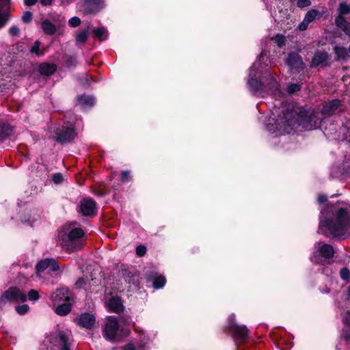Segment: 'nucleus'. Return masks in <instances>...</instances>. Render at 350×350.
<instances>
[{"label": "nucleus", "mask_w": 350, "mask_h": 350, "mask_svg": "<svg viewBox=\"0 0 350 350\" xmlns=\"http://www.w3.org/2000/svg\"><path fill=\"white\" fill-rule=\"evenodd\" d=\"M319 204L325 203L321 211L319 228L327 237L336 238L343 236L350 226V215L345 208L327 202V196L319 194L317 198Z\"/></svg>", "instance_id": "nucleus-1"}, {"label": "nucleus", "mask_w": 350, "mask_h": 350, "mask_svg": "<svg viewBox=\"0 0 350 350\" xmlns=\"http://www.w3.org/2000/svg\"><path fill=\"white\" fill-rule=\"evenodd\" d=\"M85 232L81 228H64L59 234L62 245L68 251L73 252L82 247L81 238Z\"/></svg>", "instance_id": "nucleus-2"}, {"label": "nucleus", "mask_w": 350, "mask_h": 350, "mask_svg": "<svg viewBox=\"0 0 350 350\" xmlns=\"http://www.w3.org/2000/svg\"><path fill=\"white\" fill-rule=\"evenodd\" d=\"M295 120L293 113L288 111H282L278 118H270L267 124V129L269 132L275 135H284L289 133L293 129Z\"/></svg>", "instance_id": "nucleus-3"}, {"label": "nucleus", "mask_w": 350, "mask_h": 350, "mask_svg": "<svg viewBox=\"0 0 350 350\" xmlns=\"http://www.w3.org/2000/svg\"><path fill=\"white\" fill-rule=\"evenodd\" d=\"M299 124L306 130L316 129L320 127L323 117L319 111H308L306 109H301L298 113Z\"/></svg>", "instance_id": "nucleus-4"}, {"label": "nucleus", "mask_w": 350, "mask_h": 350, "mask_svg": "<svg viewBox=\"0 0 350 350\" xmlns=\"http://www.w3.org/2000/svg\"><path fill=\"white\" fill-rule=\"evenodd\" d=\"M27 301V294L17 286H10L0 295V307L5 306L8 303H25Z\"/></svg>", "instance_id": "nucleus-5"}, {"label": "nucleus", "mask_w": 350, "mask_h": 350, "mask_svg": "<svg viewBox=\"0 0 350 350\" xmlns=\"http://www.w3.org/2000/svg\"><path fill=\"white\" fill-rule=\"evenodd\" d=\"M228 327L237 345H241L247 341L249 330L245 325H239L234 319H230Z\"/></svg>", "instance_id": "nucleus-6"}, {"label": "nucleus", "mask_w": 350, "mask_h": 350, "mask_svg": "<svg viewBox=\"0 0 350 350\" xmlns=\"http://www.w3.org/2000/svg\"><path fill=\"white\" fill-rule=\"evenodd\" d=\"M55 142L61 144L70 143L77 136L75 128L72 126H60L55 130Z\"/></svg>", "instance_id": "nucleus-7"}, {"label": "nucleus", "mask_w": 350, "mask_h": 350, "mask_svg": "<svg viewBox=\"0 0 350 350\" xmlns=\"http://www.w3.org/2000/svg\"><path fill=\"white\" fill-rule=\"evenodd\" d=\"M335 251L333 246L328 243H323L317 251L314 252L311 257V260L317 265L324 264L321 258L330 259L334 256Z\"/></svg>", "instance_id": "nucleus-8"}, {"label": "nucleus", "mask_w": 350, "mask_h": 350, "mask_svg": "<svg viewBox=\"0 0 350 350\" xmlns=\"http://www.w3.org/2000/svg\"><path fill=\"white\" fill-rule=\"evenodd\" d=\"M119 329V323L116 317L110 316L107 317L103 329V336L109 341L116 340L117 332Z\"/></svg>", "instance_id": "nucleus-9"}, {"label": "nucleus", "mask_w": 350, "mask_h": 350, "mask_svg": "<svg viewBox=\"0 0 350 350\" xmlns=\"http://www.w3.org/2000/svg\"><path fill=\"white\" fill-rule=\"evenodd\" d=\"M103 0H83L81 11L84 15H95L104 8Z\"/></svg>", "instance_id": "nucleus-10"}, {"label": "nucleus", "mask_w": 350, "mask_h": 350, "mask_svg": "<svg viewBox=\"0 0 350 350\" xmlns=\"http://www.w3.org/2000/svg\"><path fill=\"white\" fill-rule=\"evenodd\" d=\"M286 64L295 73H299L306 68L301 56L296 52L288 53L286 59Z\"/></svg>", "instance_id": "nucleus-11"}, {"label": "nucleus", "mask_w": 350, "mask_h": 350, "mask_svg": "<svg viewBox=\"0 0 350 350\" xmlns=\"http://www.w3.org/2000/svg\"><path fill=\"white\" fill-rule=\"evenodd\" d=\"M80 213L85 217H93L96 215V202L92 198H83L80 201Z\"/></svg>", "instance_id": "nucleus-12"}, {"label": "nucleus", "mask_w": 350, "mask_h": 350, "mask_svg": "<svg viewBox=\"0 0 350 350\" xmlns=\"http://www.w3.org/2000/svg\"><path fill=\"white\" fill-rule=\"evenodd\" d=\"M52 340V343L59 350H72V343L69 342V338L64 331L57 332Z\"/></svg>", "instance_id": "nucleus-13"}, {"label": "nucleus", "mask_w": 350, "mask_h": 350, "mask_svg": "<svg viewBox=\"0 0 350 350\" xmlns=\"http://www.w3.org/2000/svg\"><path fill=\"white\" fill-rule=\"evenodd\" d=\"M47 269L53 272L59 271V262L54 258H47L40 260L36 265L37 273L43 272Z\"/></svg>", "instance_id": "nucleus-14"}, {"label": "nucleus", "mask_w": 350, "mask_h": 350, "mask_svg": "<svg viewBox=\"0 0 350 350\" xmlns=\"http://www.w3.org/2000/svg\"><path fill=\"white\" fill-rule=\"evenodd\" d=\"M329 55L326 51H317L312 58L310 67L317 68L320 66L321 68H325L329 66Z\"/></svg>", "instance_id": "nucleus-15"}, {"label": "nucleus", "mask_w": 350, "mask_h": 350, "mask_svg": "<svg viewBox=\"0 0 350 350\" xmlns=\"http://www.w3.org/2000/svg\"><path fill=\"white\" fill-rule=\"evenodd\" d=\"M340 106L341 100L338 98H334L325 103L319 113L323 118L329 117L334 115Z\"/></svg>", "instance_id": "nucleus-16"}, {"label": "nucleus", "mask_w": 350, "mask_h": 350, "mask_svg": "<svg viewBox=\"0 0 350 350\" xmlns=\"http://www.w3.org/2000/svg\"><path fill=\"white\" fill-rule=\"evenodd\" d=\"M72 293L68 287L62 286L56 289L51 296V300L54 304H58L61 301H70Z\"/></svg>", "instance_id": "nucleus-17"}, {"label": "nucleus", "mask_w": 350, "mask_h": 350, "mask_svg": "<svg viewBox=\"0 0 350 350\" xmlns=\"http://www.w3.org/2000/svg\"><path fill=\"white\" fill-rule=\"evenodd\" d=\"M120 272L126 283L134 285L139 284V272L138 271L129 267H122Z\"/></svg>", "instance_id": "nucleus-18"}, {"label": "nucleus", "mask_w": 350, "mask_h": 350, "mask_svg": "<svg viewBox=\"0 0 350 350\" xmlns=\"http://www.w3.org/2000/svg\"><path fill=\"white\" fill-rule=\"evenodd\" d=\"M145 278L147 282H152V286L156 289L163 288L166 284V279L162 275H158L154 271H147L145 274Z\"/></svg>", "instance_id": "nucleus-19"}, {"label": "nucleus", "mask_w": 350, "mask_h": 350, "mask_svg": "<svg viewBox=\"0 0 350 350\" xmlns=\"http://www.w3.org/2000/svg\"><path fill=\"white\" fill-rule=\"evenodd\" d=\"M77 325L81 327L85 328L87 329H92L95 325L96 318L90 313L84 312L82 313L79 317L75 320Z\"/></svg>", "instance_id": "nucleus-20"}, {"label": "nucleus", "mask_w": 350, "mask_h": 350, "mask_svg": "<svg viewBox=\"0 0 350 350\" xmlns=\"http://www.w3.org/2000/svg\"><path fill=\"white\" fill-rule=\"evenodd\" d=\"M256 66V63H254L252 66L250 68V75L251 76L250 79L247 81V84L250 88L251 92H252L254 95H256L259 91H260L263 87L265 86V84L259 79H256V75L252 73L253 70H254Z\"/></svg>", "instance_id": "nucleus-21"}, {"label": "nucleus", "mask_w": 350, "mask_h": 350, "mask_svg": "<svg viewBox=\"0 0 350 350\" xmlns=\"http://www.w3.org/2000/svg\"><path fill=\"white\" fill-rule=\"evenodd\" d=\"M107 305L109 310L111 312L120 314L124 310L122 299L118 295L109 298Z\"/></svg>", "instance_id": "nucleus-22"}, {"label": "nucleus", "mask_w": 350, "mask_h": 350, "mask_svg": "<svg viewBox=\"0 0 350 350\" xmlns=\"http://www.w3.org/2000/svg\"><path fill=\"white\" fill-rule=\"evenodd\" d=\"M265 78L267 82V84L265 86L267 87L272 94H278L281 92L279 83L276 80L275 77L270 72L267 73V75L265 77Z\"/></svg>", "instance_id": "nucleus-23"}, {"label": "nucleus", "mask_w": 350, "mask_h": 350, "mask_svg": "<svg viewBox=\"0 0 350 350\" xmlns=\"http://www.w3.org/2000/svg\"><path fill=\"white\" fill-rule=\"evenodd\" d=\"M14 132V126L5 121H0V142L9 138Z\"/></svg>", "instance_id": "nucleus-24"}, {"label": "nucleus", "mask_w": 350, "mask_h": 350, "mask_svg": "<svg viewBox=\"0 0 350 350\" xmlns=\"http://www.w3.org/2000/svg\"><path fill=\"white\" fill-rule=\"evenodd\" d=\"M57 68L55 64L44 62L40 64L38 71L41 75L49 77L56 72Z\"/></svg>", "instance_id": "nucleus-25"}, {"label": "nucleus", "mask_w": 350, "mask_h": 350, "mask_svg": "<svg viewBox=\"0 0 350 350\" xmlns=\"http://www.w3.org/2000/svg\"><path fill=\"white\" fill-rule=\"evenodd\" d=\"M76 100L77 104L82 107L88 106L92 107L95 104V98L94 96L88 95L86 94L77 95L76 97Z\"/></svg>", "instance_id": "nucleus-26"}, {"label": "nucleus", "mask_w": 350, "mask_h": 350, "mask_svg": "<svg viewBox=\"0 0 350 350\" xmlns=\"http://www.w3.org/2000/svg\"><path fill=\"white\" fill-rule=\"evenodd\" d=\"M335 23L350 38V23L343 16L338 15L335 18Z\"/></svg>", "instance_id": "nucleus-27"}, {"label": "nucleus", "mask_w": 350, "mask_h": 350, "mask_svg": "<svg viewBox=\"0 0 350 350\" xmlns=\"http://www.w3.org/2000/svg\"><path fill=\"white\" fill-rule=\"evenodd\" d=\"M57 305L55 312L59 316H66L70 313L72 309L70 301H64L62 304H55Z\"/></svg>", "instance_id": "nucleus-28"}, {"label": "nucleus", "mask_w": 350, "mask_h": 350, "mask_svg": "<svg viewBox=\"0 0 350 350\" xmlns=\"http://www.w3.org/2000/svg\"><path fill=\"white\" fill-rule=\"evenodd\" d=\"M345 325L350 327V310H348L345 313V317L343 321ZM340 338L344 340L347 343L350 342V330L342 329Z\"/></svg>", "instance_id": "nucleus-29"}, {"label": "nucleus", "mask_w": 350, "mask_h": 350, "mask_svg": "<svg viewBox=\"0 0 350 350\" xmlns=\"http://www.w3.org/2000/svg\"><path fill=\"white\" fill-rule=\"evenodd\" d=\"M41 28L46 35L53 36L57 31L56 26L49 19H44L41 23Z\"/></svg>", "instance_id": "nucleus-30"}, {"label": "nucleus", "mask_w": 350, "mask_h": 350, "mask_svg": "<svg viewBox=\"0 0 350 350\" xmlns=\"http://www.w3.org/2000/svg\"><path fill=\"white\" fill-rule=\"evenodd\" d=\"M333 50L336 55L335 58L336 61H346L348 59L349 55L347 48L344 46H336L334 47Z\"/></svg>", "instance_id": "nucleus-31"}, {"label": "nucleus", "mask_w": 350, "mask_h": 350, "mask_svg": "<svg viewBox=\"0 0 350 350\" xmlns=\"http://www.w3.org/2000/svg\"><path fill=\"white\" fill-rule=\"evenodd\" d=\"M323 13L316 9H311L306 12L304 19L308 23H310L314 21L315 19H319L322 17Z\"/></svg>", "instance_id": "nucleus-32"}, {"label": "nucleus", "mask_w": 350, "mask_h": 350, "mask_svg": "<svg viewBox=\"0 0 350 350\" xmlns=\"http://www.w3.org/2000/svg\"><path fill=\"white\" fill-rule=\"evenodd\" d=\"M94 36L100 42L106 40L108 38L107 31L103 27L95 28L92 31Z\"/></svg>", "instance_id": "nucleus-33"}, {"label": "nucleus", "mask_w": 350, "mask_h": 350, "mask_svg": "<svg viewBox=\"0 0 350 350\" xmlns=\"http://www.w3.org/2000/svg\"><path fill=\"white\" fill-rule=\"evenodd\" d=\"M41 42L40 40H36L33 46L30 48V53L35 54L38 57H41L44 55V53L40 49Z\"/></svg>", "instance_id": "nucleus-34"}, {"label": "nucleus", "mask_w": 350, "mask_h": 350, "mask_svg": "<svg viewBox=\"0 0 350 350\" xmlns=\"http://www.w3.org/2000/svg\"><path fill=\"white\" fill-rule=\"evenodd\" d=\"M88 30H82L76 35V42L81 44H84L88 40Z\"/></svg>", "instance_id": "nucleus-35"}, {"label": "nucleus", "mask_w": 350, "mask_h": 350, "mask_svg": "<svg viewBox=\"0 0 350 350\" xmlns=\"http://www.w3.org/2000/svg\"><path fill=\"white\" fill-rule=\"evenodd\" d=\"M302 88V83H289L287 86V92L289 94H294L295 93L301 90Z\"/></svg>", "instance_id": "nucleus-36"}, {"label": "nucleus", "mask_w": 350, "mask_h": 350, "mask_svg": "<svg viewBox=\"0 0 350 350\" xmlns=\"http://www.w3.org/2000/svg\"><path fill=\"white\" fill-rule=\"evenodd\" d=\"M27 300L33 301H38L40 298L38 291L35 289H31L27 294Z\"/></svg>", "instance_id": "nucleus-37"}, {"label": "nucleus", "mask_w": 350, "mask_h": 350, "mask_svg": "<svg viewBox=\"0 0 350 350\" xmlns=\"http://www.w3.org/2000/svg\"><path fill=\"white\" fill-rule=\"evenodd\" d=\"M15 310L19 315H25L29 311V307L27 304L18 305L15 307Z\"/></svg>", "instance_id": "nucleus-38"}, {"label": "nucleus", "mask_w": 350, "mask_h": 350, "mask_svg": "<svg viewBox=\"0 0 350 350\" xmlns=\"http://www.w3.org/2000/svg\"><path fill=\"white\" fill-rule=\"evenodd\" d=\"M338 12L340 16L350 14V5L346 3H340L338 7Z\"/></svg>", "instance_id": "nucleus-39"}, {"label": "nucleus", "mask_w": 350, "mask_h": 350, "mask_svg": "<svg viewBox=\"0 0 350 350\" xmlns=\"http://www.w3.org/2000/svg\"><path fill=\"white\" fill-rule=\"evenodd\" d=\"M340 277L345 281H349L350 280V270L347 267H342L340 270Z\"/></svg>", "instance_id": "nucleus-40"}, {"label": "nucleus", "mask_w": 350, "mask_h": 350, "mask_svg": "<svg viewBox=\"0 0 350 350\" xmlns=\"http://www.w3.org/2000/svg\"><path fill=\"white\" fill-rule=\"evenodd\" d=\"M77 64V59L75 56L68 55L65 59V65L67 68L75 67Z\"/></svg>", "instance_id": "nucleus-41"}, {"label": "nucleus", "mask_w": 350, "mask_h": 350, "mask_svg": "<svg viewBox=\"0 0 350 350\" xmlns=\"http://www.w3.org/2000/svg\"><path fill=\"white\" fill-rule=\"evenodd\" d=\"M120 180L122 183H129L131 180V176L129 171H122L120 173Z\"/></svg>", "instance_id": "nucleus-42"}, {"label": "nucleus", "mask_w": 350, "mask_h": 350, "mask_svg": "<svg viewBox=\"0 0 350 350\" xmlns=\"http://www.w3.org/2000/svg\"><path fill=\"white\" fill-rule=\"evenodd\" d=\"M81 21L77 16H73L68 20V25L71 27H77L81 25Z\"/></svg>", "instance_id": "nucleus-43"}, {"label": "nucleus", "mask_w": 350, "mask_h": 350, "mask_svg": "<svg viewBox=\"0 0 350 350\" xmlns=\"http://www.w3.org/2000/svg\"><path fill=\"white\" fill-rule=\"evenodd\" d=\"M135 252L137 256L142 257L146 254L147 249L145 245H139L136 247Z\"/></svg>", "instance_id": "nucleus-44"}, {"label": "nucleus", "mask_w": 350, "mask_h": 350, "mask_svg": "<svg viewBox=\"0 0 350 350\" xmlns=\"http://www.w3.org/2000/svg\"><path fill=\"white\" fill-rule=\"evenodd\" d=\"M52 180L55 184L59 185L63 182L64 176L62 175V174H61L59 172L55 173L53 175Z\"/></svg>", "instance_id": "nucleus-45"}, {"label": "nucleus", "mask_w": 350, "mask_h": 350, "mask_svg": "<svg viewBox=\"0 0 350 350\" xmlns=\"http://www.w3.org/2000/svg\"><path fill=\"white\" fill-rule=\"evenodd\" d=\"M33 19V14L30 11L24 12L22 16V21L24 23H29Z\"/></svg>", "instance_id": "nucleus-46"}, {"label": "nucleus", "mask_w": 350, "mask_h": 350, "mask_svg": "<svg viewBox=\"0 0 350 350\" xmlns=\"http://www.w3.org/2000/svg\"><path fill=\"white\" fill-rule=\"evenodd\" d=\"M10 14L8 13L0 12V28L4 27L9 20Z\"/></svg>", "instance_id": "nucleus-47"}, {"label": "nucleus", "mask_w": 350, "mask_h": 350, "mask_svg": "<svg viewBox=\"0 0 350 350\" xmlns=\"http://www.w3.org/2000/svg\"><path fill=\"white\" fill-rule=\"evenodd\" d=\"M120 322L125 324V325L131 326L134 325L135 323L133 322L132 318L130 316H123L120 318Z\"/></svg>", "instance_id": "nucleus-48"}, {"label": "nucleus", "mask_w": 350, "mask_h": 350, "mask_svg": "<svg viewBox=\"0 0 350 350\" xmlns=\"http://www.w3.org/2000/svg\"><path fill=\"white\" fill-rule=\"evenodd\" d=\"M86 279L84 277L79 278L75 282V286L77 288H82L86 284Z\"/></svg>", "instance_id": "nucleus-49"}, {"label": "nucleus", "mask_w": 350, "mask_h": 350, "mask_svg": "<svg viewBox=\"0 0 350 350\" xmlns=\"http://www.w3.org/2000/svg\"><path fill=\"white\" fill-rule=\"evenodd\" d=\"M9 33L12 37L18 36L19 35V33H20V29H19V27L16 26V25L12 26L9 29Z\"/></svg>", "instance_id": "nucleus-50"}, {"label": "nucleus", "mask_w": 350, "mask_h": 350, "mask_svg": "<svg viewBox=\"0 0 350 350\" xmlns=\"http://www.w3.org/2000/svg\"><path fill=\"white\" fill-rule=\"evenodd\" d=\"M80 84L85 89H90L91 88V81L88 77H84L80 79Z\"/></svg>", "instance_id": "nucleus-51"}, {"label": "nucleus", "mask_w": 350, "mask_h": 350, "mask_svg": "<svg viewBox=\"0 0 350 350\" xmlns=\"http://www.w3.org/2000/svg\"><path fill=\"white\" fill-rule=\"evenodd\" d=\"M311 5L310 0H298L297 3V7L304 8Z\"/></svg>", "instance_id": "nucleus-52"}, {"label": "nucleus", "mask_w": 350, "mask_h": 350, "mask_svg": "<svg viewBox=\"0 0 350 350\" xmlns=\"http://www.w3.org/2000/svg\"><path fill=\"white\" fill-rule=\"evenodd\" d=\"M275 42L278 46L282 47L285 44V37L282 35H278Z\"/></svg>", "instance_id": "nucleus-53"}, {"label": "nucleus", "mask_w": 350, "mask_h": 350, "mask_svg": "<svg viewBox=\"0 0 350 350\" xmlns=\"http://www.w3.org/2000/svg\"><path fill=\"white\" fill-rule=\"evenodd\" d=\"M40 171H41L42 173L38 176L41 178V179L45 180L48 177V172L46 170V167L44 166L43 170L42 167H40L37 170V173H39Z\"/></svg>", "instance_id": "nucleus-54"}, {"label": "nucleus", "mask_w": 350, "mask_h": 350, "mask_svg": "<svg viewBox=\"0 0 350 350\" xmlns=\"http://www.w3.org/2000/svg\"><path fill=\"white\" fill-rule=\"evenodd\" d=\"M309 23L306 21V20L304 18V21L299 25L298 29L300 31H305L308 29Z\"/></svg>", "instance_id": "nucleus-55"}, {"label": "nucleus", "mask_w": 350, "mask_h": 350, "mask_svg": "<svg viewBox=\"0 0 350 350\" xmlns=\"http://www.w3.org/2000/svg\"><path fill=\"white\" fill-rule=\"evenodd\" d=\"M95 193L98 196H105L107 193V191L104 189H98L96 190Z\"/></svg>", "instance_id": "nucleus-56"}, {"label": "nucleus", "mask_w": 350, "mask_h": 350, "mask_svg": "<svg viewBox=\"0 0 350 350\" xmlns=\"http://www.w3.org/2000/svg\"><path fill=\"white\" fill-rule=\"evenodd\" d=\"M123 350H136V349L133 343L129 342L124 347Z\"/></svg>", "instance_id": "nucleus-57"}, {"label": "nucleus", "mask_w": 350, "mask_h": 350, "mask_svg": "<svg viewBox=\"0 0 350 350\" xmlns=\"http://www.w3.org/2000/svg\"><path fill=\"white\" fill-rule=\"evenodd\" d=\"M38 2V0H25V4L27 6H32Z\"/></svg>", "instance_id": "nucleus-58"}, {"label": "nucleus", "mask_w": 350, "mask_h": 350, "mask_svg": "<svg viewBox=\"0 0 350 350\" xmlns=\"http://www.w3.org/2000/svg\"><path fill=\"white\" fill-rule=\"evenodd\" d=\"M40 3L44 6L51 5L53 0H40Z\"/></svg>", "instance_id": "nucleus-59"}, {"label": "nucleus", "mask_w": 350, "mask_h": 350, "mask_svg": "<svg viewBox=\"0 0 350 350\" xmlns=\"http://www.w3.org/2000/svg\"><path fill=\"white\" fill-rule=\"evenodd\" d=\"M123 332L124 336H127L130 334V329L128 328H122L121 330Z\"/></svg>", "instance_id": "nucleus-60"}, {"label": "nucleus", "mask_w": 350, "mask_h": 350, "mask_svg": "<svg viewBox=\"0 0 350 350\" xmlns=\"http://www.w3.org/2000/svg\"><path fill=\"white\" fill-rule=\"evenodd\" d=\"M21 220H22L23 222H26V223H30L31 222L30 217H29L28 219H26L25 215H24V216H23L21 217Z\"/></svg>", "instance_id": "nucleus-61"}, {"label": "nucleus", "mask_w": 350, "mask_h": 350, "mask_svg": "<svg viewBox=\"0 0 350 350\" xmlns=\"http://www.w3.org/2000/svg\"><path fill=\"white\" fill-rule=\"evenodd\" d=\"M345 170V174L350 176V166L347 167Z\"/></svg>", "instance_id": "nucleus-62"}, {"label": "nucleus", "mask_w": 350, "mask_h": 350, "mask_svg": "<svg viewBox=\"0 0 350 350\" xmlns=\"http://www.w3.org/2000/svg\"><path fill=\"white\" fill-rule=\"evenodd\" d=\"M347 299H350V285L349 286L348 288H347Z\"/></svg>", "instance_id": "nucleus-63"}, {"label": "nucleus", "mask_w": 350, "mask_h": 350, "mask_svg": "<svg viewBox=\"0 0 350 350\" xmlns=\"http://www.w3.org/2000/svg\"><path fill=\"white\" fill-rule=\"evenodd\" d=\"M347 139L350 143V128L348 129V135L347 136Z\"/></svg>", "instance_id": "nucleus-64"}]
</instances>
